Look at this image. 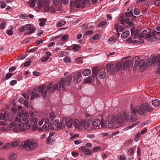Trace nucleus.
<instances>
[{
	"instance_id": "obj_59",
	"label": "nucleus",
	"mask_w": 160,
	"mask_h": 160,
	"mask_svg": "<svg viewBox=\"0 0 160 160\" xmlns=\"http://www.w3.org/2000/svg\"><path fill=\"white\" fill-rule=\"evenodd\" d=\"M101 150V148L100 147H97L94 148L93 151L94 152H96Z\"/></svg>"
},
{
	"instance_id": "obj_5",
	"label": "nucleus",
	"mask_w": 160,
	"mask_h": 160,
	"mask_svg": "<svg viewBox=\"0 0 160 160\" xmlns=\"http://www.w3.org/2000/svg\"><path fill=\"white\" fill-rule=\"evenodd\" d=\"M86 121L85 120H81L79 121L77 119L74 120V126L75 128H77L79 129H80L81 127L84 126Z\"/></svg>"
},
{
	"instance_id": "obj_49",
	"label": "nucleus",
	"mask_w": 160,
	"mask_h": 160,
	"mask_svg": "<svg viewBox=\"0 0 160 160\" xmlns=\"http://www.w3.org/2000/svg\"><path fill=\"white\" fill-rule=\"evenodd\" d=\"M19 143L18 141L13 142L11 143V147H16L18 145Z\"/></svg>"
},
{
	"instance_id": "obj_6",
	"label": "nucleus",
	"mask_w": 160,
	"mask_h": 160,
	"mask_svg": "<svg viewBox=\"0 0 160 160\" xmlns=\"http://www.w3.org/2000/svg\"><path fill=\"white\" fill-rule=\"evenodd\" d=\"M72 119H68L66 117H63L62 119V125L64 126L66 125L67 127L69 128H70L72 126Z\"/></svg>"
},
{
	"instance_id": "obj_45",
	"label": "nucleus",
	"mask_w": 160,
	"mask_h": 160,
	"mask_svg": "<svg viewBox=\"0 0 160 160\" xmlns=\"http://www.w3.org/2000/svg\"><path fill=\"white\" fill-rule=\"evenodd\" d=\"M39 97V95L38 93H35V94L32 95L31 97V100H32L36 98L37 97Z\"/></svg>"
},
{
	"instance_id": "obj_52",
	"label": "nucleus",
	"mask_w": 160,
	"mask_h": 160,
	"mask_svg": "<svg viewBox=\"0 0 160 160\" xmlns=\"http://www.w3.org/2000/svg\"><path fill=\"white\" fill-rule=\"evenodd\" d=\"M6 23L5 22H3L1 23L0 24V28L2 30H3L5 27Z\"/></svg>"
},
{
	"instance_id": "obj_4",
	"label": "nucleus",
	"mask_w": 160,
	"mask_h": 160,
	"mask_svg": "<svg viewBox=\"0 0 160 160\" xmlns=\"http://www.w3.org/2000/svg\"><path fill=\"white\" fill-rule=\"evenodd\" d=\"M114 122L113 118L112 117L110 119L106 120L105 122H102L101 127L103 128H111L114 127L116 128L117 127H114Z\"/></svg>"
},
{
	"instance_id": "obj_42",
	"label": "nucleus",
	"mask_w": 160,
	"mask_h": 160,
	"mask_svg": "<svg viewBox=\"0 0 160 160\" xmlns=\"http://www.w3.org/2000/svg\"><path fill=\"white\" fill-rule=\"evenodd\" d=\"M132 14L133 12L132 10H131L128 12H126L125 13V15L128 18L131 17L132 15Z\"/></svg>"
},
{
	"instance_id": "obj_60",
	"label": "nucleus",
	"mask_w": 160,
	"mask_h": 160,
	"mask_svg": "<svg viewBox=\"0 0 160 160\" xmlns=\"http://www.w3.org/2000/svg\"><path fill=\"white\" fill-rule=\"evenodd\" d=\"M23 96L24 98L25 99L26 101H28V100L29 99V98L28 95L26 93H24L23 94Z\"/></svg>"
},
{
	"instance_id": "obj_16",
	"label": "nucleus",
	"mask_w": 160,
	"mask_h": 160,
	"mask_svg": "<svg viewBox=\"0 0 160 160\" xmlns=\"http://www.w3.org/2000/svg\"><path fill=\"white\" fill-rule=\"evenodd\" d=\"M52 124L53 126L57 127L58 129H60L62 126V122L61 121L60 122L59 120L55 119L53 121Z\"/></svg>"
},
{
	"instance_id": "obj_36",
	"label": "nucleus",
	"mask_w": 160,
	"mask_h": 160,
	"mask_svg": "<svg viewBox=\"0 0 160 160\" xmlns=\"http://www.w3.org/2000/svg\"><path fill=\"white\" fill-rule=\"evenodd\" d=\"M66 24V22L64 20H61L57 24V26L58 27H61Z\"/></svg>"
},
{
	"instance_id": "obj_44",
	"label": "nucleus",
	"mask_w": 160,
	"mask_h": 160,
	"mask_svg": "<svg viewBox=\"0 0 160 160\" xmlns=\"http://www.w3.org/2000/svg\"><path fill=\"white\" fill-rule=\"evenodd\" d=\"M140 10L137 8H135L134 9L133 13L135 15H138L140 13Z\"/></svg>"
},
{
	"instance_id": "obj_18",
	"label": "nucleus",
	"mask_w": 160,
	"mask_h": 160,
	"mask_svg": "<svg viewBox=\"0 0 160 160\" xmlns=\"http://www.w3.org/2000/svg\"><path fill=\"white\" fill-rule=\"evenodd\" d=\"M18 102L21 104H23L25 108L28 107V101H25L23 98H21L18 100Z\"/></svg>"
},
{
	"instance_id": "obj_1",
	"label": "nucleus",
	"mask_w": 160,
	"mask_h": 160,
	"mask_svg": "<svg viewBox=\"0 0 160 160\" xmlns=\"http://www.w3.org/2000/svg\"><path fill=\"white\" fill-rule=\"evenodd\" d=\"M143 108V105L142 104L140 106L136 107L135 109L132 110L131 112H128L127 114L124 112L123 114V118L126 120L134 122L137 120V117L135 116L136 112L141 116L145 117L147 113Z\"/></svg>"
},
{
	"instance_id": "obj_37",
	"label": "nucleus",
	"mask_w": 160,
	"mask_h": 160,
	"mask_svg": "<svg viewBox=\"0 0 160 160\" xmlns=\"http://www.w3.org/2000/svg\"><path fill=\"white\" fill-rule=\"evenodd\" d=\"M147 31L146 30H144L142 32L141 34H139V38H143L145 37V35L147 34Z\"/></svg>"
},
{
	"instance_id": "obj_33",
	"label": "nucleus",
	"mask_w": 160,
	"mask_h": 160,
	"mask_svg": "<svg viewBox=\"0 0 160 160\" xmlns=\"http://www.w3.org/2000/svg\"><path fill=\"white\" fill-rule=\"evenodd\" d=\"M152 104L154 106L157 107L160 104V102L158 99L154 100L152 101Z\"/></svg>"
},
{
	"instance_id": "obj_8",
	"label": "nucleus",
	"mask_w": 160,
	"mask_h": 160,
	"mask_svg": "<svg viewBox=\"0 0 160 160\" xmlns=\"http://www.w3.org/2000/svg\"><path fill=\"white\" fill-rule=\"evenodd\" d=\"M82 74L80 72H77L75 74L73 77V81L74 83H77L81 82L82 80Z\"/></svg>"
},
{
	"instance_id": "obj_54",
	"label": "nucleus",
	"mask_w": 160,
	"mask_h": 160,
	"mask_svg": "<svg viewBox=\"0 0 160 160\" xmlns=\"http://www.w3.org/2000/svg\"><path fill=\"white\" fill-rule=\"evenodd\" d=\"M156 39V37H152L148 38V40L150 42H152L153 41H155Z\"/></svg>"
},
{
	"instance_id": "obj_25",
	"label": "nucleus",
	"mask_w": 160,
	"mask_h": 160,
	"mask_svg": "<svg viewBox=\"0 0 160 160\" xmlns=\"http://www.w3.org/2000/svg\"><path fill=\"white\" fill-rule=\"evenodd\" d=\"M21 112H19L18 113V116L19 117H22V116H24L26 115H28V112L26 110H22Z\"/></svg>"
},
{
	"instance_id": "obj_32",
	"label": "nucleus",
	"mask_w": 160,
	"mask_h": 160,
	"mask_svg": "<svg viewBox=\"0 0 160 160\" xmlns=\"http://www.w3.org/2000/svg\"><path fill=\"white\" fill-rule=\"evenodd\" d=\"M126 16L124 14H122L119 18V20L120 22V23L122 24H124L125 23V19Z\"/></svg>"
},
{
	"instance_id": "obj_35",
	"label": "nucleus",
	"mask_w": 160,
	"mask_h": 160,
	"mask_svg": "<svg viewBox=\"0 0 160 160\" xmlns=\"http://www.w3.org/2000/svg\"><path fill=\"white\" fill-rule=\"evenodd\" d=\"M131 64V62L127 60L123 63V68L125 69L128 67Z\"/></svg>"
},
{
	"instance_id": "obj_12",
	"label": "nucleus",
	"mask_w": 160,
	"mask_h": 160,
	"mask_svg": "<svg viewBox=\"0 0 160 160\" xmlns=\"http://www.w3.org/2000/svg\"><path fill=\"white\" fill-rule=\"evenodd\" d=\"M144 107L143 109L146 113L152 112L153 111V108L148 103L142 104Z\"/></svg>"
},
{
	"instance_id": "obj_55",
	"label": "nucleus",
	"mask_w": 160,
	"mask_h": 160,
	"mask_svg": "<svg viewBox=\"0 0 160 160\" xmlns=\"http://www.w3.org/2000/svg\"><path fill=\"white\" fill-rule=\"evenodd\" d=\"M53 85V83L52 82L50 83L49 84L47 87V90L48 91H51V89L52 87V86Z\"/></svg>"
},
{
	"instance_id": "obj_43",
	"label": "nucleus",
	"mask_w": 160,
	"mask_h": 160,
	"mask_svg": "<svg viewBox=\"0 0 160 160\" xmlns=\"http://www.w3.org/2000/svg\"><path fill=\"white\" fill-rule=\"evenodd\" d=\"M153 35L152 33H151V31H149L148 34H146L145 35V38H150L153 37Z\"/></svg>"
},
{
	"instance_id": "obj_26",
	"label": "nucleus",
	"mask_w": 160,
	"mask_h": 160,
	"mask_svg": "<svg viewBox=\"0 0 160 160\" xmlns=\"http://www.w3.org/2000/svg\"><path fill=\"white\" fill-rule=\"evenodd\" d=\"M98 67L97 66H95L93 67L92 70V75L93 78H95L98 75Z\"/></svg>"
},
{
	"instance_id": "obj_57",
	"label": "nucleus",
	"mask_w": 160,
	"mask_h": 160,
	"mask_svg": "<svg viewBox=\"0 0 160 160\" xmlns=\"http://www.w3.org/2000/svg\"><path fill=\"white\" fill-rule=\"evenodd\" d=\"M92 77L90 76H89L85 81L86 83H89L91 82Z\"/></svg>"
},
{
	"instance_id": "obj_10",
	"label": "nucleus",
	"mask_w": 160,
	"mask_h": 160,
	"mask_svg": "<svg viewBox=\"0 0 160 160\" xmlns=\"http://www.w3.org/2000/svg\"><path fill=\"white\" fill-rule=\"evenodd\" d=\"M80 152H82L86 155H89L92 152V151L91 149L87 148L84 146H82L78 149Z\"/></svg>"
},
{
	"instance_id": "obj_39",
	"label": "nucleus",
	"mask_w": 160,
	"mask_h": 160,
	"mask_svg": "<svg viewBox=\"0 0 160 160\" xmlns=\"http://www.w3.org/2000/svg\"><path fill=\"white\" fill-rule=\"evenodd\" d=\"M106 76V73L104 71L101 72L99 74V77L100 78L102 79L104 78Z\"/></svg>"
},
{
	"instance_id": "obj_7",
	"label": "nucleus",
	"mask_w": 160,
	"mask_h": 160,
	"mask_svg": "<svg viewBox=\"0 0 160 160\" xmlns=\"http://www.w3.org/2000/svg\"><path fill=\"white\" fill-rule=\"evenodd\" d=\"M139 57L138 56H136L133 59V62H134L135 64L138 65V66L142 67L144 66L145 63V61L144 60L141 59L138 61Z\"/></svg>"
},
{
	"instance_id": "obj_56",
	"label": "nucleus",
	"mask_w": 160,
	"mask_h": 160,
	"mask_svg": "<svg viewBox=\"0 0 160 160\" xmlns=\"http://www.w3.org/2000/svg\"><path fill=\"white\" fill-rule=\"evenodd\" d=\"M36 29L33 28L29 29V32L27 33L28 35H30V34L33 33L35 31Z\"/></svg>"
},
{
	"instance_id": "obj_3",
	"label": "nucleus",
	"mask_w": 160,
	"mask_h": 160,
	"mask_svg": "<svg viewBox=\"0 0 160 160\" xmlns=\"http://www.w3.org/2000/svg\"><path fill=\"white\" fill-rule=\"evenodd\" d=\"M72 77L71 76H67L66 78L65 84L67 86L70 85V82L72 80ZM65 80L64 78H61L60 81L57 84L54 85L53 87V90H58L60 91L61 88L64 90L65 89Z\"/></svg>"
},
{
	"instance_id": "obj_51",
	"label": "nucleus",
	"mask_w": 160,
	"mask_h": 160,
	"mask_svg": "<svg viewBox=\"0 0 160 160\" xmlns=\"http://www.w3.org/2000/svg\"><path fill=\"white\" fill-rule=\"evenodd\" d=\"M6 112H5L4 113H0V119L1 120H4L5 121V114Z\"/></svg>"
},
{
	"instance_id": "obj_47",
	"label": "nucleus",
	"mask_w": 160,
	"mask_h": 160,
	"mask_svg": "<svg viewBox=\"0 0 160 160\" xmlns=\"http://www.w3.org/2000/svg\"><path fill=\"white\" fill-rule=\"evenodd\" d=\"M69 39V37L67 35H65L62 38V40L63 41H66Z\"/></svg>"
},
{
	"instance_id": "obj_2",
	"label": "nucleus",
	"mask_w": 160,
	"mask_h": 160,
	"mask_svg": "<svg viewBox=\"0 0 160 160\" xmlns=\"http://www.w3.org/2000/svg\"><path fill=\"white\" fill-rule=\"evenodd\" d=\"M38 144L36 141L32 139H28L23 142L19 148L22 149H26L27 151H30L38 148Z\"/></svg>"
},
{
	"instance_id": "obj_46",
	"label": "nucleus",
	"mask_w": 160,
	"mask_h": 160,
	"mask_svg": "<svg viewBox=\"0 0 160 160\" xmlns=\"http://www.w3.org/2000/svg\"><path fill=\"white\" fill-rule=\"evenodd\" d=\"M157 63H159V66L157 68V72L158 74H160V58H158L157 60Z\"/></svg>"
},
{
	"instance_id": "obj_50",
	"label": "nucleus",
	"mask_w": 160,
	"mask_h": 160,
	"mask_svg": "<svg viewBox=\"0 0 160 160\" xmlns=\"http://www.w3.org/2000/svg\"><path fill=\"white\" fill-rule=\"evenodd\" d=\"M55 116L54 115L53 112L49 114V118L52 120H53L54 118H55Z\"/></svg>"
},
{
	"instance_id": "obj_29",
	"label": "nucleus",
	"mask_w": 160,
	"mask_h": 160,
	"mask_svg": "<svg viewBox=\"0 0 160 160\" xmlns=\"http://www.w3.org/2000/svg\"><path fill=\"white\" fill-rule=\"evenodd\" d=\"M38 130L39 132L42 131L43 130L45 132H47L48 131L49 129L47 126L45 124H44L43 125L42 128H38Z\"/></svg>"
},
{
	"instance_id": "obj_31",
	"label": "nucleus",
	"mask_w": 160,
	"mask_h": 160,
	"mask_svg": "<svg viewBox=\"0 0 160 160\" xmlns=\"http://www.w3.org/2000/svg\"><path fill=\"white\" fill-rule=\"evenodd\" d=\"M20 118H21V120H22L23 121H26L25 122L26 124H28L29 123V122L28 120L29 118L28 115H25Z\"/></svg>"
},
{
	"instance_id": "obj_58",
	"label": "nucleus",
	"mask_w": 160,
	"mask_h": 160,
	"mask_svg": "<svg viewBox=\"0 0 160 160\" xmlns=\"http://www.w3.org/2000/svg\"><path fill=\"white\" fill-rule=\"evenodd\" d=\"M80 48V46L79 45H76L74 46L72 48V49L74 51H77Z\"/></svg>"
},
{
	"instance_id": "obj_17",
	"label": "nucleus",
	"mask_w": 160,
	"mask_h": 160,
	"mask_svg": "<svg viewBox=\"0 0 160 160\" xmlns=\"http://www.w3.org/2000/svg\"><path fill=\"white\" fill-rule=\"evenodd\" d=\"M114 65L111 63L108 64L107 65V69L108 72L110 74H113L114 73Z\"/></svg>"
},
{
	"instance_id": "obj_41",
	"label": "nucleus",
	"mask_w": 160,
	"mask_h": 160,
	"mask_svg": "<svg viewBox=\"0 0 160 160\" xmlns=\"http://www.w3.org/2000/svg\"><path fill=\"white\" fill-rule=\"evenodd\" d=\"M54 142L53 140L52 139H51V137L49 136L47 140H46V143L49 144L50 143H52Z\"/></svg>"
},
{
	"instance_id": "obj_34",
	"label": "nucleus",
	"mask_w": 160,
	"mask_h": 160,
	"mask_svg": "<svg viewBox=\"0 0 160 160\" xmlns=\"http://www.w3.org/2000/svg\"><path fill=\"white\" fill-rule=\"evenodd\" d=\"M139 122H137L135 123H133L130 125L128 127L126 128H125V129H126L127 130H128L129 128H132L133 127H135L136 125H138V124H139Z\"/></svg>"
},
{
	"instance_id": "obj_40",
	"label": "nucleus",
	"mask_w": 160,
	"mask_h": 160,
	"mask_svg": "<svg viewBox=\"0 0 160 160\" xmlns=\"http://www.w3.org/2000/svg\"><path fill=\"white\" fill-rule=\"evenodd\" d=\"M37 121L36 122V121H35V122H34L33 125H32V130L34 131H35L37 130L38 129V128L37 127L38 124H37Z\"/></svg>"
},
{
	"instance_id": "obj_23",
	"label": "nucleus",
	"mask_w": 160,
	"mask_h": 160,
	"mask_svg": "<svg viewBox=\"0 0 160 160\" xmlns=\"http://www.w3.org/2000/svg\"><path fill=\"white\" fill-rule=\"evenodd\" d=\"M102 123V122L99 119H96L92 122L93 127H98L100 125V124L101 125Z\"/></svg>"
},
{
	"instance_id": "obj_38",
	"label": "nucleus",
	"mask_w": 160,
	"mask_h": 160,
	"mask_svg": "<svg viewBox=\"0 0 160 160\" xmlns=\"http://www.w3.org/2000/svg\"><path fill=\"white\" fill-rule=\"evenodd\" d=\"M116 39L113 37H112L109 38L108 40V42L110 44L116 42Z\"/></svg>"
},
{
	"instance_id": "obj_15",
	"label": "nucleus",
	"mask_w": 160,
	"mask_h": 160,
	"mask_svg": "<svg viewBox=\"0 0 160 160\" xmlns=\"http://www.w3.org/2000/svg\"><path fill=\"white\" fill-rule=\"evenodd\" d=\"M33 25L31 24H26L25 25L22 26L19 28V31L20 32H23L25 30H27L33 28Z\"/></svg>"
},
{
	"instance_id": "obj_20",
	"label": "nucleus",
	"mask_w": 160,
	"mask_h": 160,
	"mask_svg": "<svg viewBox=\"0 0 160 160\" xmlns=\"http://www.w3.org/2000/svg\"><path fill=\"white\" fill-rule=\"evenodd\" d=\"M158 60V58H155V56H151L148 59L147 63L148 64H149V65L152 64L156 61L157 62Z\"/></svg>"
},
{
	"instance_id": "obj_48",
	"label": "nucleus",
	"mask_w": 160,
	"mask_h": 160,
	"mask_svg": "<svg viewBox=\"0 0 160 160\" xmlns=\"http://www.w3.org/2000/svg\"><path fill=\"white\" fill-rule=\"evenodd\" d=\"M64 60L66 63H69L71 62V59L68 57L66 56L64 58Z\"/></svg>"
},
{
	"instance_id": "obj_30",
	"label": "nucleus",
	"mask_w": 160,
	"mask_h": 160,
	"mask_svg": "<svg viewBox=\"0 0 160 160\" xmlns=\"http://www.w3.org/2000/svg\"><path fill=\"white\" fill-rule=\"evenodd\" d=\"M91 70L89 69H86L82 72V74L85 76H87L91 73Z\"/></svg>"
},
{
	"instance_id": "obj_9",
	"label": "nucleus",
	"mask_w": 160,
	"mask_h": 160,
	"mask_svg": "<svg viewBox=\"0 0 160 160\" xmlns=\"http://www.w3.org/2000/svg\"><path fill=\"white\" fill-rule=\"evenodd\" d=\"M75 7L77 8H83L85 7V3L83 0H75L74 2Z\"/></svg>"
},
{
	"instance_id": "obj_11",
	"label": "nucleus",
	"mask_w": 160,
	"mask_h": 160,
	"mask_svg": "<svg viewBox=\"0 0 160 160\" xmlns=\"http://www.w3.org/2000/svg\"><path fill=\"white\" fill-rule=\"evenodd\" d=\"M38 90L39 92L42 95V96L44 97L46 96L47 90L46 89V85H43L38 87Z\"/></svg>"
},
{
	"instance_id": "obj_53",
	"label": "nucleus",
	"mask_w": 160,
	"mask_h": 160,
	"mask_svg": "<svg viewBox=\"0 0 160 160\" xmlns=\"http://www.w3.org/2000/svg\"><path fill=\"white\" fill-rule=\"evenodd\" d=\"M13 75L12 73L8 72V73L6 75V78L7 79H8L10 78Z\"/></svg>"
},
{
	"instance_id": "obj_61",
	"label": "nucleus",
	"mask_w": 160,
	"mask_h": 160,
	"mask_svg": "<svg viewBox=\"0 0 160 160\" xmlns=\"http://www.w3.org/2000/svg\"><path fill=\"white\" fill-rule=\"evenodd\" d=\"M17 81L16 80H13L10 82V85L11 86H13L17 83Z\"/></svg>"
},
{
	"instance_id": "obj_22",
	"label": "nucleus",
	"mask_w": 160,
	"mask_h": 160,
	"mask_svg": "<svg viewBox=\"0 0 160 160\" xmlns=\"http://www.w3.org/2000/svg\"><path fill=\"white\" fill-rule=\"evenodd\" d=\"M122 62H119L117 63L115 67H114V73L118 71H119L120 68L122 67Z\"/></svg>"
},
{
	"instance_id": "obj_13",
	"label": "nucleus",
	"mask_w": 160,
	"mask_h": 160,
	"mask_svg": "<svg viewBox=\"0 0 160 160\" xmlns=\"http://www.w3.org/2000/svg\"><path fill=\"white\" fill-rule=\"evenodd\" d=\"M92 122L91 120H88L86 122L84 125V128L87 131H90L93 129Z\"/></svg>"
},
{
	"instance_id": "obj_64",
	"label": "nucleus",
	"mask_w": 160,
	"mask_h": 160,
	"mask_svg": "<svg viewBox=\"0 0 160 160\" xmlns=\"http://www.w3.org/2000/svg\"><path fill=\"white\" fill-rule=\"evenodd\" d=\"M30 3V6L31 7H33L35 6V2H34V0L31 1L29 2Z\"/></svg>"
},
{
	"instance_id": "obj_28",
	"label": "nucleus",
	"mask_w": 160,
	"mask_h": 160,
	"mask_svg": "<svg viewBox=\"0 0 160 160\" xmlns=\"http://www.w3.org/2000/svg\"><path fill=\"white\" fill-rule=\"evenodd\" d=\"M129 31L126 30L122 33L121 35V37L122 38H125L129 36Z\"/></svg>"
},
{
	"instance_id": "obj_63",
	"label": "nucleus",
	"mask_w": 160,
	"mask_h": 160,
	"mask_svg": "<svg viewBox=\"0 0 160 160\" xmlns=\"http://www.w3.org/2000/svg\"><path fill=\"white\" fill-rule=\"evenodd\" d=\"M6 33L9 36H11L13 34V31L12 30H10V29L8 30L7 31Z\"/></svg>"
},
{
	"instance_id": "obj_14",
	"label": "nucleus",
	"mask_w": 160,
	"mask_h": 160,
	"mask_svg": "<svg viewBox=\"0 0 160 160\" xmlns=\"http://www.w3.org/2000/svg\"><path fill=\"white\" fill-rule=\"evenodd\" d=\"M131 35L133 36L134 38H139V35L138 34L139 31L138 29H135L134 27L131 29Z\"/></svg>"
},
{
	"instance_id": "obj_24",
	"label": "nucleus",
	"mask_w": 160,
	"mask_h": 160,
	"mask_svg": "<svg viewBox=\"0 0 160 160\" xmlns=\"http://www.w3.org/2000/svg\"><path fill=\"white\" fill-rule=\"evenodd\" d=\"M44 2L43 0H35V2L39 9H41L42 7Z\"/></svg>"
},
{
	"instance_id": "obj_19",
	"label": "nucleus",
	"mask_w": 160,
	"mask_h": 160,
	"mask_svg": "<svg viewBox=\"0 0 160 160\" xmlns=\"http://www.w3.org/2000/svg\"><path fill=\"white\" fill-rule=\"evenodd\" d=\"M5 114V121H11L13 118L14 116L13 114L10 113H7L6 112Z\"/></svg>"
},
{
	"instance_id": "obj_62",
	"label": "nucleus",
	"mask_w": 160,
	"mask_h": 160,
	"mask_svg": "<svg viewBox=\"0 0 160 160\" xmlns=\"http://www.w3.org/2000/svg\"><path fill=\"white\" fill-rule=\"evenodd\" d=\"M154 3L155 5L157 6H160V0H155L154 2Z\"/></svg>"
},
{
	"instance_id": "obj_27",
	"label": "nucleus",
	"mask_w": 160,
	"mask_h": 160,
	"mask_svg": "<svg viewBox=\"0 0 160 160\" xmlns=\"http://www.w3.org/2000/svg\"><path fill=\"white\" fill-rule=\"evenodd\" d=\"M38 21L40 22L39 25L40 27H42L45 24V22L47 21V19L45 18H41L39 19Z\"/></svg>"
},
{
	"instance_id": "obj_21",
	"label": "nucleus",
	"mask_w": 160,
	"mask_h": 160,
	"mask_svg": "<svg viewBox=\"0 0 160 160\" xmlns=\"http://www.w3.org/2000/svg\"><path fill=\"white\" fill-rule=\"evenodd\" d=\"M50 2L46 1L44 2L43 7H44V9L45 11L48 12L49 11L51 7H49Z\"/></svg>"
}]
</instances>
